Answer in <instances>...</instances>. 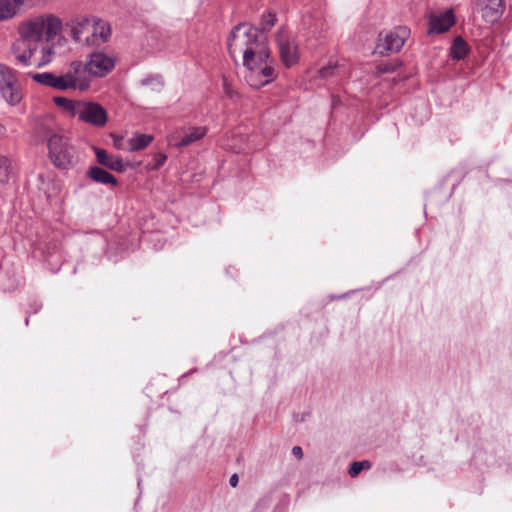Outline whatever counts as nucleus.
I'll use <instances>...</instances> for the list:
<instances>
[{
    "mask_svg": "<svg viewBox=\"0 0 512 512\" xmlns=\"http://www.w3.org/2000/svg\"><path fill=\"white\" fill-rule=\"evenodd\" d=\"M95 23L94 16H78L67 23L73 41L86 45L89 30H91V27H94Z\"/></svg>",
    "mask_w": 512,
    "mask_h": 512,
    "instance_id": "12",
    "label": "nucleus"
},
{
    "mask_svg": "<svg viewBox=\"0 0 512 512\" xmlns=\"http://www.w3.org/2000/svg\"><path fill=\"white\" fill-rule=\"evenodd\" d=\"M9 168L10 160L4 155H0V181L8 179Z\"/></svg>",
    "mask_w": 512,
    "mask_h": 512,
    "instance_id": "26",
    "label": "nucleus"
},
{
    "mask_svg": "<svg viewBox=\"0 0 512 512\" xmlns=\"http://www.w3.org/2000/svg\"><path fill=\"white\" fill-rule=\"evenodd\" d=\"M0 96L10 106L18 105L23 98L22 89L14 70L1 63Z\"/></svg>",
    "mask_w": 512,
    "mask_h": 512,
    "instance_id": "5",
    "label": "nucleus"
},
{
    "mask_svg": "<svg viewBox=\"0 0 512 512\" xmlns=\"http://www.w3.org/2000/svg\"><path fill=\"white\" fill-rule=\"evenodd\" d=\"M276 15L267 13L262 16L261 28L240 23L236 25L227 39L228 52L236 61L242 55V62L247 72L245 81L252 88H261L277 77L274 59L265 34L276 23Z\"/></svg>",
    "mask_w": 512,
    "mask_h": 512,
    "instance_id": "1",
    "label": "nucleus"
},
{
    "mask_svg": "<svg viewBox=\"0 0 512 512\" xmlns=\"http://www.w3.org/2000/svg\"><path fill=\"white\" fill-rule=\"evenodd\" d=\"M344 297H345V295H340V296L335 297V298H336V299H340V298H344Z\"/></svg>",
    "mask_w": 512,
    "mask_h": 512,
    "instance_id": "35",
    "label": "nucleus"
},
{
    "mask_svg": "<svg viewBox=\"0 0 512 512\" xmlns=\"http://www.w3.org/2000/svg\"><path fill=\"white\" fill-rule=\"evenodd\" d=\"M238 481H239V478H238V475L237 474H233L230 479H229V484L232 486V487H236L237 484H238Z\"/></svg>",
    "mask_w": 512,
    "mask_h": 512,
    "instance_id": "31",
    "label": "nucleus"
},
{
    "mask_svg": "<svg viewBox=\"0 0 512 512\" xmlns=\"http://www.w3.org/2000/svg\"><path fill=\"white\" fill-rule=\"evenodd\" d=\"M48 156L61 170H68L76 163V150L70 139L63 134L50 132L47 137Z\"/></svg>",
    "mask_w": 512,
    "mask_h": 512,
    "instance_id": "3",
    "label": "nucleus"
},
{
    "mask_svg": "<svg viewBox=\"0 0 512 512\" xmlns=\"http://www.w3.org/2000/svg\"><path fill=\"white\" fill-rule=\"evenodd\" d=\"M5 133V128L2 124H0V136H2Z\"/></svg>",
    "mask_w": 512,
    "mask_h": 512,
    "instance_id": "32",
    "label": "nucleus"
},
{
    "mask_svg": "<svg viewBox=\"0 0 512 512\" xmlns=\"http://www.w3.org/2000/svg\"><path fill=\"white\" fill-rule=\"evenodd\" d=\"M123 141H124V138L122 136L115 137L114 138V146L117 149H125L126 150V147L123 146Z\"/></svg>",
    "mask_w": 512,
    "mask_h": 512,
    "instance_id": "29",
    "label": "nucleus"
},
{
    "mask_svg": "<svg viewBox=\"0 0 512 512\" xmlns=\"http://www.w3.org/2000/svg\"><path fill=\"white\" fill-rule=\"evenodd\" d=\"M62 29V21L54 15H42L35 17L19 28L23 40L25 41H46L53 40Z\"/></svg>",
    "mask_w": 512,
    "mask_h": 512,
    "instance_id": "2",
    "label": "nucleus"
},
{
    "mask_svg": "<svg viewBox=\"0 0 512 512\" xmlns=\"http://www.w3.org/2000/svg\"><path fill=\"white\" fill-rule=\"evenodd\" d=\"M42 58L40 62L38 63V66H44L47 65L52 61V55L54 54V49L51 46H44L41 49Z\"/></svg>",
    "mask_w": 512,
    "mask_h": 512,
    "instance_id": "27",
    "label": "nucleus"
},
{
    "mask_svg": "<svg viewBox=\"0 0 512 512\" xmlns=\"http://www.w3.org/2000/svg\"><path fill=\"white\" fill-rule=\"evenodd\" d=\"M25 40L22 43H18L13 46V53L16 57L18 63L23 66H28L30 64V59L34 53V49L30 47V45H26Z\"/></svg>",
    "mask_w": 512,
    "mask_h": 512,
    "instance_id": "18",
    "label": "nucleus"
},
{
    "mask_svg": "<svg viewBox=\"0 0 512 512\" xmlns=\"http://www.w3.org/2000/svg\"><path fill=\"white\" fill-rule=\"evenodd\" d=\"M342 72H344L342 66H339L337 64H329L327 66L322 67L319 70V76L323 79H328L333 76H340Z\"/></svg>",
    "mask_w": 512,
    "mask_h": 512,
    "instance_id": "22",
    "label": "nucleus"
},
{
    "mask_svg": "<svg viewBox=\"0 0 512 512\" xmlns=\"http://www.w3.org/2000/svg\"><path fill=\"white\" fill-rule=\"evenodd\" d=\"M468 53V46L466 42L461 38L457 37L451 47V57L455 60H462Z\"/></svg>",
    "mask_w": 512,
    "mask_h": 512,
    "instance_id": "21",
    "label": "nucleus"
},
{
    "mask_svg": "<svg viewBox=\"0 0 512 512\" xmlns=\"http://www.w3.org/2000/svg\"><path fill=\"white\" fill-rule=\"evenodd\" d=\"M380 70H381V71H383V72H387V71H389V69H388V68H383V69H380Z\"/></svg>",
    "mask_w": 512,
    "mask_h": 512,
    "instance_id": "34",
    "label": "nucleus"
},
{
    "mask_svg": "<svg viewBox=\"0 0 512 512\" xmlns=\"http://www.w3.org/2000/svg\"><path fill=\"white\" fill-rule=\"evenodd\" d=\"M84 66L89 77H103L114 68L115 60L113 57L97 51L89 54Z\"/></svg>",
    "mask_w": 512,
    "mask_h": 512,
    "instance_id": "9",
    "label": "nucleus"
},
{
    "mask_svg": "<svg viewBox=\"0 0 512 512\" xmlns=\"http://www.w3.org/2000/svg\"><path fill=\"white\" fill-rule=\"evenodd\" d=\"M141 85L150 86L152 90L159 91L163 87V81L160 76H147L141 80Z\"/></svg>",
    "mask_w": 512,
    "mask_h": 512,
    "instance_id": "25",
    "label": "nucleus"
},
{
    "mask_svg": "<svg viewBox=\"0 0 512 512\" xmlns=\"http://www.w3.org/2000/svg\"><path fill=\"white\" fill-rule=\"evenodd\" d=\"M429 34H440L448 31L455 24V16L452 9L440 13H432L429 16Z\"/></svg>",
    "mask_w": 512,
    "mask_h": 512,
    "instance_id": "14",
    "label": "nucleus"
},
{
    "mask_svg": "<svg viewBox=\"0 0 512 512\" xmlns=\"http://www.w3.org/2000/svg\"><path fill=\"white\" fill-rule=\"evenodd\" d=\"M410 36V30L406 26H398L394 30L381 32L374 52L381 56L397 53Z\"/></svg>",
    "mask_w": 512,
    "mask_h": 512,
    "instance_id": "4",
    "label": "nucleus"
},
{
    "mask_svg": "<svg viewBox=\"0 0 512 512\" xmlns=\"http://www.w3.org/2000/svg\"><path fill=\"white\" fill-rule=\"evenodd\" d=\"M167 157L165 154L163 153H157L155 154L154 156V161H155V164L153 166L154 169H158L160 168L161 166L164 165L165 161H166Z\"/></svg>",
    "mask_w": 512,
    "mask_h": 512,
    "instance_id": "28",
    "label": "nucleus"
},
{
    "mask_svg": "<svg viewBox=\"0 0 512 512\" xmlns=\"http://www.w3.org/2000/svg\"><path fill=\"white\" fill-rule=\"evenodd\" d=\"M276 42L282 63L291 67L299 61V46L295 38L285 29L276 34Z\"/></svg>",
    "mask_w": 512,
    "mask_h": 512,
    "instance_id": "7",
    "label": "nucleus"
},
{
    "mask_svg": "<svg viewBox=\"0 0 512 512\" xmlns=\"http://www.w3.org/2000/svg\"><path fill=\"white\" fill-rule=\"evenodd\" d=\"M153 140L151 135L137 134L134 137L128 139L127 151L134 152L146 148Z\"/></svg>",
    "mask_w": 512,
    "mask_h": 512,
    "instance_id": "19",
    "label": "nucleus"
},
{
    "mask_svg": "<svg viewBox=\"0 0 512 512\" xmlns=\"http://www.w3.org/2000/svg\"><path fill=\"white\" fill-rule=\"evenodd\" d=\"M95 25L89 30V36L86 38L87 47H99L106 43L111 36L110 24L96 16H94Z\"/></svg>",
    "mask_w": 512,
    "mask_h": 512,
    "instance_id": "13",
    "label": "nucleus"
},
{
    "mask_svg": "<svg viewBox=\"0 0 512 512\" xmlns=\"http://www.w3.org/2000/svg\"><path fill=\"white\" fill-rule=\"evenodd\" d=\"M292 455L295 456L298 459H301L303 457V451L300 446H294L292 448Z\"/></svg>",
    "mask_w": 512,
    "mask_h": 512,
    "instance_id": "30",
    "label": "nucleus"
},
{
    "mask_svg": "<svg viewBox=\"0 0 512 512\" xmlns=\"http://www.w3.org/2000/svg\"><path fill=\"white\" fill-rule=\"evenodd\" d=\"M370 468L371 463L368 460L355 461L350 465L349 475L354 478L358 476L362 470H368Z\"/></svg>",
    "mask_w": 512,
    "mask_h": 512,
    "instance_id": "24",
    "label": "nucleus"
},
{
    "mask_svg": "<svg viewBox=\"0 0 512 512\" xmlns=\"http://www.w3.org/2000/svg\"><path fill=\"white\" fill-rule=\"evenodd\" d=\"M208 132L205 126H192L169 136V144L176 148L187 147L201 140Z\"/></svg>",
    "mask_w": 512,
    "mask_h": 512,
    "instance_id": "10",
    "label": "nucleus"
},
{
    "mask_svg": "<svg viewBox=\"0 0 512 512\" xmlns=\"http://www.w3.org/2000/svg\"><path fill=\"white\" fill-rule=\"evenodd\" d=\"M23 0H0V20H7L15 15V7L21 5Z\"/></svg>",
    "mask_w": 512,
    "mask_h": 512,
    "instance_id": "20",
    "label": "nucleus"
},
{
    "mask_svg": "<svg viewBox=\"0 0 512 512\" xmlns=\"http://www.w3.org/2000/svg\"><path fill=\"white\" fill-rule=\"evenodd\" d=\"M29 77L35 82L53 88L59 91H69L70 88L66 83L63 73L55 74L52 72L29 73Z\"/></svg>",
    "mask_w": 512,
    "mask_h": 512,
    "instance_id": "15",
    "label": "nucleus"
},
{
    "mask_svg": "<svg viewBox=\"0 0 512 512\" xmlns=\"http://www.w3.org/2000/svg\"><path fill=\"white\" fill-rule=\"evenodd\" d=\"M66 83L70 90L86 91L90 87L91 78L89 77L84 63L73 61L65 72H63Z\"/></svg>",
    "mask_w": 512,
    "mask_h": 512,
    "instance_id": "8",
    "label": "nucleus"
},
{
    "mask_svg": "<svg viewBox=\"0 0 512 512\" xmlns=\"http://www.w3.org/2000/svg\"><path fill=\"white\" fill-rule=\"evenodd\" d=\"M506 9L505 0H477L474 10L481 14L486 23L494 24Z\"/></svg>",
    "mask_w": 512,
    "mask_h": 512,
    "instance_id": "11",
    "label": "nucleus"
},
{
    "mask_svg": "<svg viewBox=\"0 0 512 512\" xmlns=\"http://www.w3.org/2000/svg\"><path fill=\"white\" fill-rule=\"evenodd\" d=\"M76 117L80 121L98 128L105 126L108 120L105 108L96 102L90 101H78Z\"/></svg>",
    "mask_w": 512,
    "mask_h": 512,
    "instance_id": "6",
    "label": "nucleus"
},
{
    "mask_svg": "<svg viewBox=\"0 0 512 512\" xmlns=\"http://www.w3.org/2000/svg\"><path fill=\"white\" fill-rule=\"evenodd\" d=\"M234 149H235L236 152L244 151V148H242V147H238V148L235 147Z\"/></svg>",
    "mask_w": 512,
    "mask_h": 512,
    "instance_id": "33",
    "label": "nucleus"
},
{
    "mask_svg": "<svg viewBox=\"0 0 512 512\" xmlns=\"http://www.w3.org/2000/svg\"><path fill=\"white\" fill-rule=\"evenodd\" d=\"M87 176L94 182L104 185L116 186L118 183L114 175L98 166L90 167L87 171Z\"/></svg>",
    "mask_w": 512,
    "mask_h": 512,
    "instance_id": "17",
    "label": "nucleus"
},
{
    "mask_svg": "<svg viewBox=\"0 0 512 512\" xmlns=\"http://www.w3.org/2000/svg\"><path fill=\"white\" fill-rule=\"evenodd\" d=\"M94 151L97 162L100 165L116 172H123L125 170L126 166L122 158L108 154L107 151L102 148L95 147Z\"/></svg>",
    "mask_w": 512,
    "mask_h": 512,
    "instance_id": "16",
    "label": "nucleus"
},
{
    "mask_svg": "<svg viewBox=\"0 0 512 512\" xmlns=\"http://www.w3.org/2000/svg\"><path fill=\"white\" fill-rule=\"evenodd\" d=\"M53 101L58 107H62L65 110L72 112V114L76 116V108L78 106V101L75 102L66 97L61 96L54 97Z\"/></svg>",
    "mask_w": 512,
    "mask_h": 512,
    "instance_id": "23",
    "label": "nucleus"
}]
</instances>
